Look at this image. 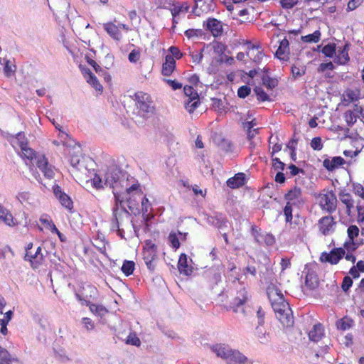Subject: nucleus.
<instances>
[{"label":"nucleus","instance_id":"1","mask_svg":"<svg viewBox=\"0 0 364 364\" xmlns=\"http://www.w3.org/2000/svg\"><path fill=\"white\" fill-rule=\"evenodd\" d=\"M14 144L20 147L22 157L30 161L34 159L36 160V165L43 173L45 177L53 178L55 174L53 166L48 164V159L44 155H37L32 149L28 146L27 140L21 132L16 134Z\"/></svg>","mask_w":364,"mask_h":364},{"label":"nucleus","instance_id":"2","mask_svg":"<svg viewBox=\"0 0 364 364\" xmlns=\"http://www.w3.org/2000/svg\"><path fill=\"white\" fill-rule=\"evenodd\" d=\"M115 205L113 208V218L111 223V230H116L118 235L124 237V228L131 225L134 229V225L130 219V214L124 207L119 209V205L124 203V197L119 192H114Z\"/></svg>","mask_w":364,"mask_h":364},{"label":"nucleus","instance_id":"3","mask_svg":"<svg viewBox=\"0 0 364 364\" xmlns=\"http://www.w3.org/2000/svg\"><path fill=\"white\" fill-rule=\"evenodd\" d=\"M104 181L105 185L113 189L114 195V192H120L127 186V181L122 170L114 164L107 167L105 171Z\"/></svg>","mask_w":364,"mask_h":364},{"label":"nucleus","instance_id":"4","mask_svg":"<svg viewBox=\"0 0 364 364\" xmlns=\"http://www.w3.org/2000/svg\"><path fill=\"white\" fill-rule=\"evenodd\" d=\"M135 112L138 116L143 118H149L154 114L155 105L148 93L137 92L134 94Z\"/></svg>","mask_w":364,"mask_h":364},{"label":"nucleus","instance_id":"5","mask_svg":"<svg viewBox=\"0 0 364 364\" xmlns=\"http://www.w3.org/2000/svg\"><path fill=\"white\" fill-rule=\"evenodd\" d=\"M124 191L119 192L124 197V202L126 200L127 206L131 211L138 210L140 200L143 198V193L139 190V186L134 184L130 187L126 186Z\"/></svg>","mask_w":364,"mask_h":364},{"label":"nucleus","instance_id":"6","mask_svg":"<svg viewBox=\"0 0 364 364\" xmlns=\"http://www.w3.org/2000/svg\"><path fill=\"white\" fill-rule=\"evenodd\" d=\"M97 296V289L91 284H85L81 289L75 292L77 299L81 302L82 305L88 306L96 299Z\"/></svg>","mask_w":364,"mask_h":364},{"label":"nucleus","instance_id":"7","mask_svg":"<svg viewBox=\"0 0 364 364\" xmlns=\"http://www.w3.org/2000/svg\"><path fill=\"white\" fill-rule=\"evenodd\" d=\"M284 198L287 200V203L289 205H293L296 208L303 206L305 203V199L303 197L301 189L297 186H294L290 189L284 195Z\"/></svg>","mask_w":364,"mask_h":364},{"label":"nucleus","instance_id":"8","mask_svg":"<svg viewBox=\"0 0 364 364\" xmlns=\"http://www.w3.org/2000/svg\"><path fill=\"white\" fill-rule=\"evenodd\" d=\"M205 220L209 225L215 226L220 232L224 231L228 228V220L227 218L220 213H214L212 215H206Z\"/></svg>","mask_w":364,"mask_h":364},{"label":"nucleus","instance_id":"9","mask_svg":"<svg viewBox=\"0 0 364 364\" xmlns=\"http://www.w3.org/2000/svg\"><path fill=\"white\" fill-rule=\"evenodd\" d=\"M320 205L323 210L329 213L334 212L337 207V198L335 194L331 191L321 195L320 197Z\"/></svg>","mask_w":364,"mask_h":364},{"label":"nucleus","instance_id":"10","mask_svg":"<svg viewBox=\"0 0 364 364\" xmlns=\"http://www.w3.org/2000/svg\"><path fill=\"white\" fill-rule=\"evenodd\" d=\"M345 253L344 249L341 247L334 248L329 253L323 252L320 257V260L336 264L344 256Z\"/></svg>","mask_w":364,"mask_h":364},{"label":"nucleus","instance_id":"11","mask_svg":"<svg viewBox=\"0 0 364 364\" xmlns=\"http://www.w3.org/2000/svg\"><path fill=\"white\" fill-rule=\"evenodd\" d=\"M25 259L31 262L33 269L38 268L44 260V254L41 246L37 247L36 250L28 251L25 255Z\"/></svg>","mask_w":364,"mask_h":364},{"label":"nucleus","instance_id":"12","mask_svg":"<svg viewBox=\"0 0 364 364\" xmlns=\"http://www.w3.org/2000/svg\"><path fill=\"white\" fill-rule=\"evenodd\" d=\"M336 223L332 216H323L319 219L318 225L319 231L323 235H328L333 232Z\"/></svg>","mask_w":364,"mask_h":364},{"label":"nucleus","instance_id":"13","mask_svg":"<svg viewBox=\"0 0 364 364\" xmlns=\"http://www.w3.org/2000/svg\"><path fill=\"white\" fill-rule=\"evenodd\" d=\"M350 43L347 42L343 47H338L336 48V52L334 58V63L339 65H346L350 60L348 55V51L350 48Z\"/></svg>","mask_w":364,"mask_h":364},{"label":"nucleus","instance_id":"14","mask_svg":"<svg viewBox=\"0 0 364 364\" xmlns=\"http://www.w3.org/2000/svg\"><path fill=\"white\" fill-rule=\"evenodd\" d=\"M203 26L210 31L214 37H218L223 34V23L215 18H209L206 23H203Z\"/></svg>","mask_w":364,"mask_h":364},{"label":"nucleus","instance_id":"15","mask_svg":"<svg viewBox=\"0 0 364 364\" xmlns=\"http://www.w3.org/2000/svg\"><path fill=\"white\" fill-rule=\"evenodd\" d=\"M248 297L245 287H242L240 290H238L236 296L230 304V307L233 309V311L238 312L240 307L248 300Z\"/></svg>","mask_w":364,"mask_h":364},{"label":"nucleus","instance_id":"16","mask_svg":"<svg viewBox=\"0 0 364 364\" xmlns=\"http://www.w3.org/2000/svg\"><path fill=\"white\" fill-rule=\"evenodd\" d=\"M267 283L269 284L267 287L266 292L270 304L274 301H278L279 300L282 301L284 296L281 290L272 281L267 282Z\"/></svg>","mask_w":364,"mask_h":364},{"label":"nucleus","instance_id":"17","mask_svg":"<svg viewBox=\"0 0 364 364\" xmlns=\"http://www.w3.org/2000/svg\"><path fill=\"white\" fill-rule=\"evenodd\" d=\"M53 193L63 207L68 210L73 208V201L70 198L62 191L59 186L56 185L53 186Z\"/></svg>","mask_w":364,"mask_h":364},{"label":"nucleus","instance_id":"18","mask_svg":"<svg viewBox=\"0 0 364 364\" xmlns=\"http://www.w3.org/2000/svg\"><path fill=\"white\" fill-rule=\"evenodd\" d=\"M289 41L284 38L279 41V46L275 53L277 58L283 61H287L289 59Z\"/></svg>","mask_w":364,"mask_h":364},{"label":"nucleus","instance_id":"19","mask_svg":"<svg viewBox=\"0 0 364 364\" xmlns=\"http://www.w3.org/2000/svg\"><path fill=\"white\" fill-rule=\"evenodd\" d=\"M211 350L216 354L218 357L228 360L230 358V348L228 345L218 343L210 346Z\"/></svg>","mask_w":364,"mask_h":364},{"label":"nucleus","instance_id":"20","mask_svg":"<svg viewBox=\"0 0 364 364\" xmlns=\"http://www.w3.org/2000/svg\"><path fill=\"white\" fill-rule=\"evenodd\" d=\"M103 28L107 34L114 40L119 41L122 38V35L119 30V26L112 22L103 23Z\"/></svg>","mask_w":364,"mask_h":364},{"label":"nucleus","instance_id":"21","mask_svg":"<svg viewBox=\"0 0 364 364\" xmlns=\"http://www.w3.org/2000/svg\"><path fill=\"white\" fill-rule=\"evenodd\" d=\"M345 164V160L341 156H335L331 160L326 159L323 162V166L328 171H333Z\"/></svg>","mask_w":364,"mask_h":364},{"label":"nucleus","instance_id":"22","mask_svg":"<svg viewBox=\"0 0 364 364\" xmlns=\"http://www.w3.org/2000/svg\"><path fill=\"white\" fill-rule=\"evenodd\" d=\"M0 220L9 226H14L15 223L11 212L0 203Z\"/></svg>","mask_w":364,"mask_h":364},{"label":"nucleus","instance_id":"23","mask_svg":"<svg viewBox=\"0 0 364 364\" xmlns=\"http://www.w3.org/2000/svg\"><path fill=\"white\" fill-rule=\"evenodd\" d=\"M245 179V174L238 173L227 181V186L231 188H239L244 185Z\"/></svg>","mask_w":364,"mask_h":364},{"label":"nucleus","instance_id":"24","mask_svg":"<svg viewBox=\"0 0 364 364\" xmlns=\"http://www.w3.org/2000/svg\"><path fill=\"white\" fill-rule=\"evenodd\" d=\"M248 52L247 53V55L249 56L255 63H259L263 57L264 53L259 50L258 47H256L253 45H250L248 46Z\"/></svg>","mask_w":364,"mask_h":364},{"label":"nucleus","instance_id":"25","mask_svg":"<svg viewBox=\"0 0 364 364\" xmlns=\"http://www.w3.org/2000/svg\"><path fill=\"white\" fill-rule=\"evenodd\" d=\"M341 201L346 206V213L349 215L351 208L354 207V200L350 193L346 191H341L338 194Z\"/></svg>","mask_w":364,"mask_h":364},{"label":"nucleus","instance_id":"26","mask_svg":"<svg viewBox=\"0 0 364 364\" xmlns=\"http://www.w3.org/2000/svg\"><path fill=\"white\" fill-rule=\"evenodd\" d=\"M188 259L185 254H181L179 257L178 267L180 273L192 272L194 269L188 264Z\"/></svg>","mask_w":364,"mask_h":364},{"label":"nucleus","instance_id":"27","mask_svg":"<svg viewBox=\"0 0 364 364\" xmlns=\"http://www.w3.org/2000/svg\"><path fill=\"white\" fill-rule=\"evenodd\" d=\"M176 66V61L171 55H166V61L162 66V74L166 76L170 75Z\"/></svg>","mask_w":364,"mask_h":364},{"label":"nucleus","instance_id":"28","mask_svg":"<svg viewBox=\"0 0 364 364\" xmlns=\"http://www.w3.org/2000/svg\"><path fill=\"white\" fill-rule=\"evenodd\" d=\"M277 318L279 320L284 326L290 327L294 324V318L292 316V311L290 308L288 311H285L284 313L277 316Z\"/></svg>","mask_w":364,"mask_h":364},{"label":"nucleus","instance_id":"29","mask_svg":"<svg viewBox=\"0 0 364 364\" xmlns=\"http://www.w3.org/2000/svg\"><path fill=\"white\" fill-rule=\"evenodd\" d=\"M305 287L309 290H314L318 287L319 279L318 274H305Z\"/></svg>","mask_w":364,"mask_h":364},{"label":"nucleus","instance_id":"30","mask_svg":"<svg viewBox=\"0 0 364 364\" xmlns=\"http://www.w3.org/2000/svg\"><path fill=\"white\" fill-rule=\"evenodd\" d=\"M274 311L276 314V316L279 314L284 313L285 311L289 310V304L285 302L284 298L282 299V301H274L271 304Z\"/></svg>","mask_w":364,"mask_h":364},{"label":"nucleus","instance_id":"31","mask_svg":"<svg viewBox=\"0 0 364 364\" xmlns=\"http://www.w3.org/2000/svg\"><path fill=\"white\" fill-rule=\"evenodd\" d=\"M323 336V328L321 324L314 325V328L309 333V339L314 342H318Z\"/></svg>","mask_w":364,"mask_h":364},{"label":"nucleus","instance_id":"32","mask_svg":"<svg viewBox=\"0 0 364 364\" xmlns=\"http://www.w3.org/2000/svg\"><path fill=\"white\" fill-rule=\"evenodd\" d=\"M255 238L258 243H265L269 246L272 245L275 242L274 237L272 234H257L255 235Z\"/></svg>","mask_w":364,"mask_h":364},{"label":"nucleus","instance_id":"33","mask_svg":"<svg viewBox=\"0 0 364 364\" xmlns=\"http://www.w3.org/2000/svg\"><path fill=\"white\" fill-rule=\"evenodd\" d=\"M321 33L319 30L315 31L311 34L301 36V39L304 43H318L321 40Z\"/></svg>","mask_w":364,"mask_h":364},{"label":"nucleus","instance_id":"34","mask_svg":"<svg viewBox=\"0 0 364 364\" xmlns=\"http://www.w3.org/2000/svg\"><path fill=\"white\" fill-rule=\"evenodd\" d=\"M189 6L187 3L182 4H174L173 7L171 9L173 17H177L181 13H186L188 11Z\"/></svg>","mask_w":364,"mask_h":364},{"label":"nucleus","instance_id":"35","mask_svg":"<svg viewBox=\"0 0 364 364\" xmlns=\"http://www.w3.org/2000/svg\"><path fill=\"white\" fill-rule=\"evenodd\" d=\"M90 307V310L95 315L103 317L107 312V309L102 306V305H97L93 303H91L88 305Z\"/></svg>","mask_w":364,"mask_h":364},{"label":"nucleus","instance_id":"36","mask_svg":"<svg viewBox=\"0 0 364 364\" xmlns=\"http://www.w3.org/2000/svg\"><path fill=\"white\" fill-rule=\"evenodd\" d=\"M346 101H348L350 102H353L357 101L360 96V91L358 90H347L344 95Z\"/></svg>","mask_w":364,"mask_h":364},{"label":"nucleus","instance_id":"37","mask_svg":"<svg viewBox=\"0 0 364 364\" xmlns=\"http://www.w3.org/2000/svg\"><path fill=\"white\" fill-rule=\"evenodd\" d=\"M228 359L235 363H243L246 361L247 358L238 350L232 349Z\"/></svg>","mask_w":364,"mask_h":364},{"label":"nucleus","instance_id":"38","mask_svg":"<svg viewBox=\"0 0 364 364\" xmlns=\"http://www.w3.org/2000/svg\"><path fill=\"white\" fill-rule=\"evenodd\" d=\"M321 51L326 57H335L336 52V46L335 43H328L323 46Z\"/></svg>","mask_w":364,"mask_h":364},{"label":"nucleus","instance_id":"39","mask_svg":"<svg viewBox=\"0 0 364 364\" xmlns=\"http://www.w3.org/2000/svg\"><path fill=\"white\" fill-rule=\"evenodd\" d=\"M353 320L347 317L339 319L336 322L337 328L340 330L346 331L352 326Z\"/></svg>","mask_w":364,"mask_h":364},{"label":"nucleus","instance_id":"40","mask_svg":"<svg viewBox=\"0 0 364 364\" xmlns=\"http://www.w3.org/2000/svg\"><path fill=\"white\" fill-rule=\"evenodd\" d=\"M199 103L198 97L196 98L188 99V101L185 102V107L189 113H191L196 107H198Z\"/></svg>","mask_w":364,"mask_h":364},{"label":"nucleus","instance_id":"41","mask_svg":"<svg viewBox=\"0 0 364 364\" xmlns=\"http://www.w3.org/2000/svg\"><path fill=\"white\" fill-rule=\"evenodd\" d=\"M14 256V252L9 246L0 247V259H11Z\"/></svg>","mask_w":364,"mask_h":364},{"label":"nucleus","instance_id":"42","mask_svg":"<svg viewBox=\"0 0 364 364\" xmlns=\"http://www.w3.org/2000/svg\"><path fill=\"white\" fill-rule=\"evenodd\" d=\"M185 36L188 38H199L204 35V32L202 29H188L185 31Z\"/></svg>","mask_w":364,"mask_h":364},{"label":"nucleus","instance_id":"43","mask_svg":"<svg viewBox=\"0 0 364 364\" xmlns=\"http://www.w3.org/2000/svg\"><path fill=\"white\" fill-rule=\"evenodd\" d=\"M348 236L350 239V244L353 245V240L359 234V228L356 225H350L347 230Z\"/></svg>","mask_w":364,"mask_h":364},{"label":"nucleus","instance_id":"44","mask_svg":"<svg viewBox=\"0 0 364 364\" xmlns=\"http://www.w3.org/2000/svg\"><path fill=\"white\" fill-rule=\"evenodd\" d=\"M16 66L14 64H12L9 60H6L4 67V73L5 75L9 77L14 74Z\"/></svg>","mask_w":364,"mask_h":364},{"label":"nucleus","instance_id":"45","mask_svg":"<svg viewBox=\"0 0 364 364\" xmlns=\"http://www.w3.org/2000/svg\"><path fill=\"white\" fill-rule=\"evenodd\" d=\"M135 269V263L133 261L125 260L121 267L123 273H133Z\"/></svg>","mask_w":364,"mask_h":364},{"label":"nucleus","instance_id":"46","mask_svg":"<svg viewBox=\"0 0 364 364\" xmlns=\"http://www.w3.org/2000/svg\"><path fill=\"white\" fill-rule=\"evenodd\" d=\"M87 82L89 83L92 87H94L97 91H102V86L98 82L97 78L93 74L92 75H90V77L86 80Z\"/></svg>","mask_w":364,"mask_h":364},{"label":"nucleus","instance_id":"47","mask_svg":"<svg viewBox=\"0 0 364 364\" xmlns=\"http://www.w3.org/2000/svg\"><path fill=\"white\" fill-rule=\"evenodd\" d=\"M254 92L256 94L258 100L264 102L269 100V95L264 91L262 87H256L254 89Z\"/></svg>","mask_w":364,"mask_h":364},{"label":"nucleus","instance_id":"48","mask_svg":"<svg viewBox=\"0 0 364 364\" xmlns=\"http://www.w3.org/2000/svg\"><path fill=\"white\" fill-rule=\"evenodd\" d=\"M11 358L9 352L0 346V363L11 364Z\"/></svg>","mask_w":364,"mask_h":364},{"label":"nucleus","instance_id":"49","mask_svg":"<svg viewBox=\"0 0 364 364\" xmlns=\"http://www.w3.org/2000/svg\"><path fill=\"white\" fill-rule=\"evenodd\" d=\"M293 207H294V205L287 203L284 208V214L287 223H291L292 220Z\"/></svg>","mask_w":364,"mask_h":364},{"label":"nucleus","instance_id":"50","mask_svg":"<svg viewBox=\"0 0 364 364\" xmlns=\"http://www.w3.org/2000/svg\"><path fill=\"white\" fill-rule=\"evenodd\" d=\"M126 343L130 344L134 346H139L141 341L135 333H129L126 340Z\"/></svg>","mask_w":364,"mask_h":364},{"label":"nucleus","instance_id":"51","mask_svg":"<svg viewBox=\"0 0 364 364\" xmlns=\"http://www.w3.org/2000/svg\"><path fill=\"white\" fill-rule=\"evenodd\" d=\"M263 85L269 89L274 88L277 85V80L268 76L262 78Z\"/></svg>","mask_w":364,"mask_h":364},{"label":"nucleus","instance_id":"52","mask_svg":"<svg viewBox=\"0 0 364 364\" xmlns=\"http://www.w3.org/2000/svg\"><path fill=\"white\" fill-rule=\"evenodd\" d=\"M346 121L349 126L353 125L357 120V117L355 115V112L347 111L345 113Z\"/></svg>","mask_w":364,"mask_h":364},{"label":"nucleus","instance_id":"53","mask_svg":"<svg viewBox=\"0 0 364 364\" xmlns=\"http://www.w3.org/2000/svg\"><path fill=\"white\" fill-rule=\"evenodd\" d=\"M311 147L316 151H320L323 148V144L321 137H314L311 141Z\"/></svg>","mask_w":364,"mask_h":364},{"label":"nucleus","instance_id":"54","mask_svg":"<svg viewBox=\"0 0 364 364\" xmlns=\"http://www.w3.org/2000/svg\"><path fill=\"white\" fill-rule=\"evenodd\" d=\"M92 183L96 188H103V185L105 184L104 178H102L98 174H95V176L92 179Z\"/></svg>","mask_w":364,"mask_h":364},{"label":"nucleus","instance_id":"55","mask_svg":"<svg viewBox=\"0 0 364 364\" xmlns=\"http://www.w3.org/2000/svg\"><path fill=\"white\" fill-rule=\"evenodd\" d=\"M352 284H353L352 278L350 276L346 275L343 279L341 288L343 291L347 292L348 291V289L350 288V287L352 286Z\"/></svg>","mask_w":364,"mask_h":364},{"label":"nucleus","instance_id":"56","mask_svg":"<svg viewBox=\"0 0 364 364\" xmlns=\"http://www.w3.org/2000/svg\"><path fill=\"white\" fill-rule=\"evenodd\" d=\"M291 73L294 78H296L298 77H301L305 73V68L304 67H299L296 65H293L291 67Z\"/></svg>","mask_w":364,"mask_h":364},{"label":"nucleus","instance_id":"57","mask_svg":"<svg viewBox=\"0 0 364 364\" xmlns=\"http://www.w3.org/2000/svg\"><path fill=\"white\" fill-rule=\"evenodd\" d=\"M251 92V89L247 85H243L239 87L237 90V95L240 98H245L247 96L250 95Z\"/></svg>","mask_w":364,"mask_h":364},{"label":"nucleus","instance_id":"58","mask_svg":"<svg viewBox=\"0 0 364 364\" xmlns=\"http://www.w3.org/2000/svg\"><path fill=\"white\" fill-rule=\"evenodd\" d=\"M185 95L188 97V99L196 98L198 97V93L195 91L191 86H185L183 87Z\"/></svg>","mask_w":364,"mask_h":364},{"label":"nucleus","instance_id":"59","mask_svg":"<svg viewBox=\"0 0 364 364\" xmlns=\"http://www.w3.org/2000/svg\"><path fill=\"white\" fill-rule=\"evenodd\" d=\"M53 353L55 358L59 360L64 361L67 360V357L65 356V353L63 349L56 350L55 348L53 349Z\"/></svg>","mask_w":364,"mask_h":364},{"label":"nucleus","instance_id":"60","mask_svg":"<svg viewBox=\"0 0 364 364\" xmlns=\"http://www.w3.org/2000/svg\"><path fill=\"white\" fill-rule=\"evenodd\" d=\"M168 241L171 244V246L173 248L177 249L179 247V246H180L179 240L175 233L171 232L169 234Z\"/></svg>","mask_w":364,"mask_h":364},{"label":"nucleus","instance_id":"61","mask_svg":"<svg viewBox=\"0 0 364 364\" xmlns=\"http://www.w3.org/2000/svg\"><path fill=\"white\" fill-rule=\"evenodd\" d=\"M272 166L275 170L283 171L285 167V164L281 161L279 158H273Z\"/></svg>","mask_w":364,"mask_h":364},{"label":"nucleus","instance_id":"62","mask_svg":"<svg viewBox=\"0 0 364 364\" xmlns=\"http://www.w3.org/2000/svg\"><path fill=\"white\" fill-rule=\"evenodd\" d=\"M280 3L284 9H291L298 3V0H280Z\"/></svg>","mask_w":364,"mask_h":364},{"label":"nucleus","instance_id":"63","mask_svg":"<svg viewBox=\"0 0 364 364\" xmlns=\"http://www.w3.org/2000/svg\"><path fill=\"white\" fill-rule=\"evenodd\" d=\"M140 57V52L136 50H133L129 54L128 59L131 63H136L139 60Z\"/></svg>","mask_w":364,"mask_h":364},{"label":"nucleus","instance_id":"64","mask_svg":"<svg viewBox=\"0 0 364 364\" xmlns=\"http://www.w3.org/2000/svg\"><path fill=\"white\" fill-rule=\"evenodd\" d=\"M353 190L356 195L364 198V188L361 184H353Z\"/></svg>","mask_w":364,"mask_h":364}]
</instances>
